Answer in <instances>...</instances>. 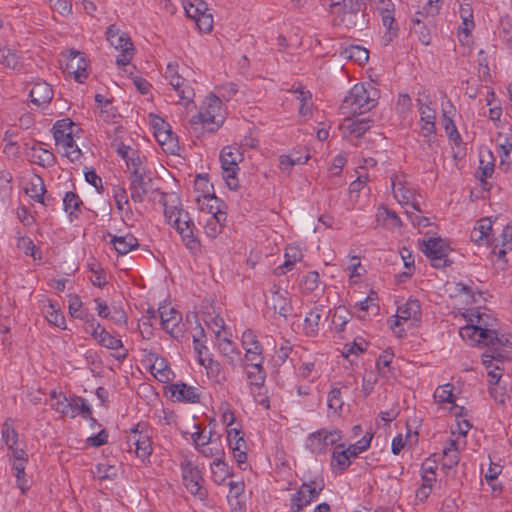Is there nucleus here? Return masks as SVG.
<instances>
[{
  "mask_svg": "<svg viewBox=\"0 0 512 512\" xmlns=\"http://www.w3.org/2000/svg\"><path fill=\"white\" fill-rule=\"evenodd\" d=\"M152 189V178L146 172L132 171L129 177V190L134 202L144 201L147 193Z\"/></svg>",
  "mask_w": 512,
  "mask_h": 512,
  "instance_id": "20",
  "label": "nucleus"
},
{
  "mask_svg": "<svg viewBox=\"0 0 512 512\" xmlns=\"http://www.w3.org/2000/svg\"><path fill=\"white\" fill-rule=\"evenodd\" d=\"M310 156H294V155H281L279 158V168L281 171L289 174L294 165L305 164Z\"/></svg>",
  "mask_w": 512,
  "mask_h": 512,
  "instance_id": "47",
  "label": "nucleus"
},
{
  "mask_svg": "<svg viewBox=\"0 0 512 512\" xmlns=\"http://www.w3.org/2000/svg\"><path fill=\"white\" fill-rule=\"evenodd\" d=\"M392 359L393 354L388 351H384L376 361L378 373L384 378L390 377Z\"/></svg>",
  "mask_w": 512,
  "mask_h": 512,
  "instance_id": "53",
  "label": "nucleus"
},
{
  "mask_svg": "<svg viewBox=\"0 0 512 512\" xmlns=\"http://www.w3.org/2000/svg\"><path fill=\"white\" fill-rule=\"evenodd\" d=\"M417 102L419 106L418 110L420 113V134L430 144L431 138L435 135L436 130V113L435 110L431 107L432 101L430 96L426 94L425 91L419 93Z\"/></svg>",
  "mask_w": 512,
  "mask_h": 512,
  "instance_id": "13",
  "label": "nucleus"
},
{
  "mask_svg": "<svg viewBox=\"0 0 512 512\" xmlns=\"http://www.w3.org/2000/svg\"><path fill=\"white\" fill-rule=\"evenodd\" d=\"M442 3L437 0H428L416 13L412 19L413 24L420 25L427 19L431 23L432 19L439 14Z\"/></svg>",
  "mask_w": 512,
  "mask_h": 512,
  "instance_id": "33",
  "label": "nucleus"
},
{
  "mask_svg": "<svg viewBox=\"0 0 512 512\" xmlns=\"http://www.w3.org/2000/svg\"><path fill=\"white\" fill-rule=\"evenodd\" d=\"M17 248L23 251L26 255L31 256L34 260H40L41 254L29 237H19L17 240Z\"/></svg>",
  "mask_w": 512,
  "mask_h": 512,
  "instance_id": "55",
  "label": "nucleus"
},
{
  "mask_svg": "<svg viewBox=\"0 0 512 512\" xmlns=\"http://www.w3.org/2000/svg\"><path fill=\"white\" fill-rule=\"evenodd\" d=\"M198 208L208 216L220 215L223 211V202L214 194H203L196 197Z\"/></svg>",
  "mask_w": 512,
  "mask_h": 512,
  "instance_id": "28",
  "label": "nucleus"
},
{
  "mask_svg": "<svg viewBox=\"0 0 512 512\" xmlns=\"http://www.w3.org/2000/svg\"><path fill=\"white\" fill-rule=\"evenodd\" d=\"M242 159V153L236 146H226L221 151L220 162L222 168V176L226 182V185L231 190H237L239 187L237 172L239 170L238 165Z\"/></svg>",
  "mask_w": 512,
  "mask_h": 512,
  "instance_id": "8",
  "label": "nucleus"
},
{
  "mask_svg": "<svg viewBox=\"0 0 512 512\" xmlns=\"http://www.w3.org/2000/svg\"><path fill=\"white\" fill-rule=\"evenodd\" d=\"M106 39L109 44L120 54L116 58L119 66H128L133 58V43L127 33L121 31L116 25H110L106 31Z\"/></svg>",
  "mask_w": 512,
  "mask_h": 512,
  "instance_id": "9",
  "label": "nucleus"
},
{
  "mask_svg": "<svg viewBox=\"0 0 512 512\" xmlns=\"http://www.w3.org/2000/svg\"><path fill=\"white\" fill-rule=\"evenodd\" d=\"M126 446V449L129 452L133 451L143 463L149 460L153 447L151 435L144 424L139 423L130 429L126 436Z\"/></svg>",
  "mask_w": 512,
  "mask_h": 512,
  "instance_id": "7",
  "label": "nucleus"
},
{
  "mask_svg": "<svg viewBox=\"0 0 512 512\" xmlns=\"http://www.w3.org/2000/svg\"><path fill=\"white\" fill-rule=\"evenodd\" d=\"M453 386L451 384H444L439 386L434 392V398L439 403H452L453 402Z\"/></svg>",
  "mask_w": 512,
  "mask_h": 512,
  "instance_id": "64",
  "label": "nucleus"
},
{
  "mask_svg": "<svg viewBox=\"0 0 512 512\" xmlns=\"http://www.w3.org/2000/svg\"><path fill=\"white\" fill-rule=\"evenodd\" d=\"M121 133H123L122 127L118 126L114 128L115 137L111 140V147L119 156H121V158L125 160L133 153L135 149L119 141L118 134Z\"/></svg>",
  "mask_w": 512,
  "mask_h": 512,
  "instance_id": "48",
  "label": "nucleus"
},
{
  "mask_svg": "<svg viewBox=\"0 0 512 512\" xmlns=\"http://www.w3.org/2000/svg\"><path fill=\"white\" fill-rule=\"evenodd\" d=\"M31 102L40 106L50 102L53 98L51 86L44 81L36 82L30 90Z\"/></svg>",
  "mask_w": 512,
  "mask_h": 512,
  "instance_id": "36",
  "label": "nucleus"
},
{
  "mask_svg": "<svg viewBox=\"0 0 512 512\" xmlns=\"http://www.w3.org/2000/svg\"><path fill=\"white\" fill-rule=\"evenodd\" d=\"M44 314L49 323L59 327L61 329H65V317L60 311V308L57 303L50 302L47 306L44 307Z\"/></svg>",
  "mask_w": 512,
  "mask_h": 512,
  "instance_id": "43",
  "label": "nucleus"
},
{
  "mask_svg": "<svg viewBox=\"0 0 512 512\" xmlns=\"http://www.w3.org/2000/svg\"><path fill=\"white\" fill-rule=\"evenodd\" d=\"M212 479L217 484H222L230 476L228 465L222 458H216L210 465Z\"/></svg>",
  "mask_w": 512,
  "mask_h": 512,
  "instance_id": "44",
  "label": "nucleus"
},
{
  "mask_svg": "<svg viewBox=\"0 0 512 512\" xmlns=\"http://www.w3.org/2000/svg\"><path fill=\"white\" fill-rule=\"evenodd\" d=\"M512 250V223L506 225L500 236L496 239L493 253L499 259H505L508 251Z\"/></svg>",
  "mask_w": 512,
  "mask_h": 512,
  "instance_id": "34",
  "label": "nucleus"
},
{
  "mask_svg": "<svg viewBox=\"0 0 512 512\" xmlns=\"http://www.w3.org/2000/svg\"><path fill=\"white\" fill-rule=\"evenodd\" d=\"M196 226L190 223L186 228H179V235L181 236L184 246L194 255L201 251V243L196 235Z\"/></svg>",
  "mask_w": 512,
  "mask_h": 512,
  "instance_id": "35",
  "label": "nucleus"
},
{
  "mask_svg": "<svg viewBox=\"0 0 512 512\" xmlns=\"http://www.w3.org/2000/svg\"><path fill=\"white\" fill-rule=\"evenodd\" d=\"M391 185L395 199L401 204L407 206L406 214L413 224L427 226L428 219L420 217L415 212H420V203L415 191L403 183L399 176L391 178Z\"/></svg>",
  "mask_w": 512,
  "mask_h": 512,
  "instance_id": "5",
  "label": "nucleus"
},
{
  "mask_svg": "<svg viewBox=\"0 0 512 512\" xmlns=\"http://www.w3.org/2000/svg\"><path fill=\"white\" fill-rule=\"evenodd\" d=\"M343 404L340 389L336 387L332 388L327 397L328 408L333 410L335 414H338L341 412Z\"/></svg>",
  "mask_w": 512,
  "mask_h": 512,
  "instance_id": "57",
  "label": "nucleus"
},
{
  "mask_svg": "<svg viewBox=\"0 0 512 512\" xmlns=\"http://www.w3.org/2000/svg\"><path fill=\"white\" fill-rule=\"evenodd\" d=\"M323 489V485L316 483H303L291 498V512H301L312 501L316 500Z\"/></svg>",
  "mask_w": 512,
  "mask_h": 512,
  "instance_id": "19",
  "label": "nucleus"
},
{
  "mask_svg": "<svg viewBox=\"0 0 512 512\" xmlns=\"http://www.w3.org/2000/svg\"><path fill=\"white\" fill-rule=\"evenodd\" d=\"M324 312V307L322 305H315L313 308L307 313L304 319V330L307 335H315L319 329V323L322 318Z\"/></svg>",
  "mask_w": 512,
  "mask_h": 512,
  "instance_id": "38",
  "label": "nucleus"
},
{
  "mask_svg": "<svg viewBox=\"0 0 512 512\" xmlns=\"http://www.w3.org/2000/svg\"><path fill=\"white\" fill-rule=\"evenodd\" d=\"M351 464V460L344 451V444H338L331 457V469L334 473H342Z\"/></svg>",
  "mask_w": 512,
  "mask_h": 512,
  "instance_id": "40",
  "label": "nucleus"
},
{
  "mask_svg": "<svg viewBox=\"0 0 512 512\" xmlns=\"http://www.w3.org/2000/svg\"><path fill=\"white\" fill-rule=\"evenodd\" d=\"M164 77L175 92V97L169 95L173 101H176L185 107H188L193 103L195 96L194 88L192 87L191 82L184 77L183 73L180 72V66L177 62H170L167 64Z\"/></svg>",
  "mask_w": 512,
  "mask_h": 512,
  "instance_id": "4",
  "label": "nucleus"
},
{
  "mask_svg": "<svg viewBox=\"0 0 512 512\" xmlns=\"http://www.w3.org/2000/svg\"><path fill=\"white\" fill-rule=\"evenodd\" d=\"M81 204L82 200L74 192H67L63 198L64 210L69 214V216H73Z\"/></svg>",
  "mask_w": 512,
  "mask_h": 512,
  "instance_id": "56",
  "label": "nucleus"
},
{
  "mask_svg": "<svg viewBox=\"0 0 512 512\" xmlns=\"http://www.w3.org/2000/svg\"><path fill=\"white\" fill-rule=\"evenodd\" d=\"M96 342L110 350H122L114 354V357L118 361H124L128 356V350L123 348L122 340L111 335L103 326L98 332L94 331V337Z\"/></svg>",
  "mask_w": 512,
  "mask_h": 512,
  "instance_id": "23",
  "label": "nucleus"
},
{
  "mask_svg": "<svg viewBox=\"0 0 512 512\" xmlns=\"http://www.w3.org/2000/svg\"><path fill=\"white\" fill-rule=\"evenodd\" d=\"M182 479L186 489L195 497L203 500L207 496L202 486L203 477L200 469L189 457H184L180 463Z\"/></svg>",
  "mask_w": 512,
  "mask_h": 512,
  "instance_id": "11",
  "label": "nucleus"
},
{
  "mask_svg": "<svg viewBox=\"0 0 512 512\" xmlns=\"http://www.w3.org/2000/svg\"><path fill=\"white\" fill-rule=\"evenodd\" d=\"M26 156L32 163L42 167H51L54 165L56 160L54 154L51 151L43 148L38 144L27 147Z\"/></svg>",
  "mask_w": 512,
  "mask_h": 512,
  "instance_id": "26",
  "label": "nucleus"
},
{
  "mask_svg": "<svg viewBox=\"0 0 512 512\" xmlns=\"http://www.w3.org/2000/svg\"><path fill=\"white\" fill-rule=\"evenodd\" d=\"M152 126L154 129V136L162 146L163 150L171 154H175L179 145L177 136L172 131L171 126L160 117L154 118Z\"/></svg>",
  "mask_w": 512,
  "mask_h": 512,
  "instance_id": "17",
  "label": "nucleus"
},
{
  "mask_svg": "<svg viewBox=\"0 0 512 512\" xmlns=\"http://www.w3.org/2000/svg\"><path fill=\"white\" fill-rule=\"evenodd\" d=\"M50 407L70 418H75L79 414L87 418L92 414V409L84 398L79 396L68 398L62 392L52 391L50 393Z\"/></svg>",
  "mask_w": 512,
  "mask_h": 512,
  "instance_id": "6",
  "label": "nucleus"
},
{
  "mask_svg": "<svg viewBox=\"0 0 512 512\" xmlns=\"http://www.w3.org/2000/svg\"><path fill=\"white\" fill-rule=\"evenodd\" d=\"M300 285L304 293L310 294L314 292L320 285L319 273L316 271L309 272L306 276L303 277Z\"/></svg>",
  "mask_w": 512,
  "mask_h": 512,
  "instance_id": "54",
  "label": "nucleus"
},
{
  "mask_svg": "<svg viewBox=\"0 0 512 512\" xmlns=\"http://www.w3.org/2000/svg\"><path fill=\"white\" fill-rule=\"evenodd\" d=\"M161 202L164 207V216L169 224H171L176 231L179 228H186L190 223H194L190 218L189 213L181 208L179 198L174 194H163Z\"/></svg>",
  "mask_w": 512,
  "mask_h": 512,
  "instance_id": "12",
  "label": "nucleus"
},
{
  "mask_svg": "<svg viewBox=\"0 0 512 512\" xmlns=\"http://www.w3.org/2000/svg\"><path fill=\"white\" fill-rule=\"evenodd\" d=\"M377 91L370 86L356 84L341 104V110L346 115L363 114L370 111L376 105Z\"/></svg>",
  "mask_w": 512,
  "mask_h": 512,
  "instance_id": "3",
  "label": "nucleus"
},
{
  "mask_svg": "<svg viewBox=\"0 0 512 512\" xmlns=\"http://www.w3.org/2000/svg\"><path fill=\"white\" fill-rule=\"evenodd\" d=\"M151 318H156L159 314L162 329L170 334L173 338H179L183 335L184 324L182 323V315L173 307L164 305L160 306L158 311H149Z\"/></svg>",
  "mask_w": 512,
  "mask_h": 512,
  "instance_id": "15",
  "label": "nucleus"
},
{
  "mask_svg": "<svg viewBox=\"0 0 512 512\" xmlns=\"http://www.w3.org/2000/svg\"><path fill=\"white\" fill-rule=\"evenodd\" d=\"M0 64L13 70L20 69L21 61L19 55L7 47L0 46Z\"/></svg>",
  "mask_w": 512,
  "mask_h": 512,
  "instance_id": "45",
  "label": "nucleus"
},
{
  "mask_svg": "<svg viewBox=\"0 0 512 512\" xmlns=\"http://www.w3.org/2000/svg\"><path fill=\"white\" fill-rule=\"evenodd\" d=\"M284 257V263L275 269V273L277 275L285 274L286 271L290 270L298 261H301L303 254L300 248L296 246H288Z\"/></svg>",
  "mask_w": 512,
  "mask_h": 512,
  "instance_id": "41",
  "label": "nucleus"
},
{
  "mask_svg": "<svg viewBox=\"0 0 512 512\" xmlns=\"http://www.w3.org/2000/svg\"><path fill=\"white\" fill-rule=\"evenodd\" d=\"M270 305L275 313L284 318H286L292 310V306L288 298V292L280 291L279 288L272 290Z\"/></svg>",
  "mask_w": 512,
  "mask_h": 512,
  "instance_id": "29",
  "label": "nucleus"
},
{
  "mask_svg": "<svg viewBox=\"0 0 512 512\" xmlns=\"http://www.w3.org/2000/svg\"><path fill=\"white\" fill-rule=\"evenodd\" d=\"M436 469L435 462L426 460L421 466L422 482L434 485L436 482Z\"/></svg>",
  "mask_w": 512,
  "mask_h": 512,
  "instance_id": "58",
  "label": "nucleus"
},
{
  "mask_svg": "<svg viewBox=\"0 0 512 512\" xmlns=\"http://www.w3.org/2000/svg\"><path fill=\"white\" fill-rule=\"evenodd\" d=\"M459 14L462 19V25L459 29L468 35V33L474 28L472 6L469 3L461 4Z\"/></svg>",
  "mask_w": 512,
  "mask_h": 512,
  "instance_id": "46",
  "label": "nucleus"
},
{
  "mask_svg": "<svg viewBox=\"0 0 512 512\" xmlns=\"http://www.w3.org/2000/svg\"><path fill=\"white\" fill-rule=\"evenodd\" d=\"M293 93L296 95V99L300 102L299 113L302 116H307L311 112V93L304 91L302 87L296 88Z\"/></svg>",
  "mask_w": 512,
  "mask_h": 512,
  "instance_id": "52",
  "label": "nucleus"
},
{
  "mask_svg": "<svg viewBox=\"0 0 512 512\" xmlns=\"http://www.w3.org/2000/svg\"><path fill=\"white\" fill-rule=\"evenodd\" d=\"M242 346L245 350L244 363H264L263 347L251 330L242 335Z\"/></svg>",
  "mask_w": 512,
  "mask_h": 512,
  "instance_id": "22",
  "label": "nucleus"
},
{
  "mask_svg": "<svg viewBox=\"0 0 512 512\" xmlns=\"http://www.w3.org/2000/svg\"><path fill=\"white\" fill-rule=\"evenodd\" d=\"M469 322L460 329L463 339L468 338L482 345H512L510 336L496 330L497 319L490 313L471 310Z\"/></svg>",
  "mask_w": 512,
  "mask_h": 512,
  "instance_id": "1",
  "label": "nucleus"
},
{
  "mask_svg": "<svg viewBox=\"0 0 512 512\" xmlns=\"http://www.w3.org/2000/svg\"><path fill=\"white\" fill-rule=\"evenodd\" d=\"M216 345L226 363L232 368H235L240 360L241 352L236 344L229 338L228 333H224L222 338L217 339Z\"/></svg>",
  "mask_w": 512,
  "mask_h": 512,
  "instance_id": "24",
  "label": "nucleus"
},
{
  "mask_svg": "<svg viewBox=\"0 0 512 512\" xmlns=\"http://www.w3.org/2000/svg\"><path fill=\"white\" fill-rule=\"evenodd\" d=\"M87 62L84 57L78 51H70L67 69L69 73L74 74V78L78 82H83L87 78L88 73L86 71Z\"/></svg>",
  "mask_w": 512,
  "mask_h": 512,
  "instance_id": "30",
  "label": "nucleus"
},
{
  "mask_svg": "<svg viewBox=\"0 0 512 512\" xmlns=\"http://www.w3.org/2000/svg\"><path fill=\"white\" fill-rule=\"evenodd\" d=\"M171 396L177 401L187 403L200 402L201 392L198 387L187 385L183 382L172 384L170 387Z\"/></svg>",
  "mask_w": 512,
  "mask_h": 512,
  "instance_id": "25",
  "label": "nucleus"
},
{
  "mask_svg": "<svg viewBox=\"0 0 512 512\" xmlns=\"http://www.w3.org/2000/svg\"><path fill=\"white\" fill-rule=\"evenodd\" d=\"M487 350L482 355L483 365L489 369L492 367L493 361L503 362L508 359V351L506 348L512 347V345H485Z\"/></svg>",
  "mask_w": 512,
  "mask_h": 512,
  "instance_id": "31",
  "label": "nucleus"
},
{
  "mask_svg": "<svg viewBox=\"0 0 512 512\" xmlns=\"http://www.w3.org/2000/svg\"><path fill=\"white\" fill-rule=\"evenodd\" d=\"M195 427L197 431L191 434V438L197 450H199V448L214 444V440H212L211 431H209L208 434H206L205 431L199 430V427Z\"/></svg>",
  "mask_w": 512,
  "mask_h": 512,
  "instance_id": "59",
  "label": "nucleus"
},
{
  "mask_svg": "<svg viewBox=\"0 0 512 512\" xmlns=\"http://www.w3.org/2000/svg\"><path fill=\"white\" fill-rule=\"evenodd\" d=\"M226 220V213H220L216 216H208L204 224V232L210 238H216L223 228V222Z\"/></svg>",
  "mask_w": 512,
  "mask_h": 512,
  "instance_id": "42",
  "label": "nucleus"
},
{
  "mask_svg": "<svg viewBox=\"0 0 512 512\" xmlns=\"http://www.w3.org/2000/svg\"><path fill=\"white\" fill-rule=\"evenodd\" d=\"M184 9L189 18L194 19L198 28L203 32H210L213 27V17L208 13V5L204 0H195L184 4Z\"/></svg>",
  "mask_w": 512,
  "mask_h": 512,
  "instance_id": "18",
  "label": "nucleus"
},
{
  "mask_svg": "<svg viewBox=\"0 0 512 512\" xmlns=\"http://www.w3.org/2000/svg\"><path fill=\"white\" fill-rule=\"evenodd\" d=\"M108 236L111 238L110 242L119 255H126L139 246L138 239L132 234L117 236L109 233Z\"/></svg>",
  "mask_w": 512,
  "mask_h": 512,
  "instance_id": "32",
  "label": "nucleus"
},
{
  "mask_svg": "<svg viewBox=\"0 0 512 512\" xmlns=\"http://www.w3.org/2000/svg\"><path fill=\"white\" fill-rule=\"evenodd\" d=\"M201 365L206 369L208 378L213 382L219 384L226 380V375L218 361L211 357L201 358Z\"/></svg>",
  "mask_w": 512,
  "mask_h": 512,
  "instance_id": "39",
  "label": "nucleus"
},
{
  "mask_svg": "<svg viewBox=\"0 0 512 512\" xmlns=\"http://www.w3.org/2000/svg\"><path fill=\"white\" fill-rule=\"evenodd\" d=\"M421 250L435 268H444L450 263L448 255L452 249L446 241L441 238H429L428 240H424Z\"/></svg>",
  "mask_w": 512,
  "mask_h": 512,
  "instance_id": "14",
  "label": "nucleus"
},
{
  "mask_svg": "<svg viewBox=\"0 0 512 512\" xmlns=\"http://www.w3.org/2000/svg\"><path fill=\"white\" fill-rule=\"evenodd\" d=\"M380 14L383 25L388 29H392L394 23V5L390 0H380Z\"/></svg>",
  "mask_w": 512,
  "mask_h": 512,
  "instance_id": "51",
  "label": "nucleus"
},
{
  "mask_svg": "<svg viewBox=\"0 0 512 512\" xmlns=\"http://www.w3.org/2000/svg\"><path fill=\"white\" fill-rule=\"evenodd\" d=\"M25 464L24 462H14L12 465V470L14 471V475L17 479V486L24 494L29 486L27 485V480L24 478L25 476Z\"/></svg>",
  "mask_w": 512,
  "mask_h": 512,
  "instance_id": "61",
  "label": "nucleus"
},
{
  "mask_svg": "<svg viewBox=\"0 0 512 512\" xmlns=\"http://www.w3.org/2000/svg\"><path fill=\"white\" fill-rule=\"evenodd\" d=\"M243 368L246 372L248 383L250 386V393L255 401L269 408V400L265 396L264 383L266 379V372L263 363H243Z\"/></svg>",
  "mask_w": 512,
  "mask_h": 512,
  "instance_id": "10",
  "label": "nucleus"
},
{
  "mask_svg": "<svg viewBox=\"0 0 512 512\" xmlns=\"http://www.w3.org/2000/svg\"><path fill=\"white\" fill-rule=\"evenodd\" d=\"M421 321V306L417 299L410 298L397 309L396 320L393 326L408 323L414 326Z\"/></svg>",
  "mask_w": 512,
  "mask_h": 512,
  "instance_id": "21",
  "label": "nucleus"
},
{
  "mask_svg": "<svg viewBox=\"0 0 512 512\" xmlns=\"http://www.w3.org/2000/svg\"><path fill=\"white\" fill-rule=\"evenodd\" d=\"M151 370L154 376L160 381L168 380L171 372L163 358H156L155 362L151 366Z\"/></svg>",
  "mask_w": 512,
  "mask_h": 512,
  "instance_id": "63",
  "label": "nucleus"
},
{
  "mask_svg": "<svg viewBox=\"0 0 512 512\" xmlns=\"http://www.w3.org/2000/svg\"><path fill=\"white\" fill-rule=\"evenodd\" d=\"M344 56L348 59L354 60L360 65H363L369 59V52L361 46L353 45L345 49Z\"/></svg>",
  "mask_w": 512,
  "mask_h": 512,
  "instance_id": "50",
  "label": "nucleus"
},
{
  "mask_svg": "<svg viewBox=\"0 0 512 512\" xmlns=\"http://www.w3.org/2000/svg\"><path fill=\"white\" fill-rule=\"evenodd\" d=\"M225 120V110L222 100L215 94L209 95L203 102L199 113L193 116L189 123L196 132L208 130L216 131Z\"/></svg>",
  "mask_w": 512,
  "mask_h": 512,
  "instance_id": "2",
  "label": "nucleus"
},
{
  "mask_svg": "<svg viewBox=\"0 0 512 512\" xmlns=\"http://www.w3.org/2000/svg\"><path fill=\"white\" fill-rule=\"evenodd\" d=\"M56 146L59 147L63 155L66 156L70 161H79L82 152L78 145L75 143L73 134H62L61 137L55 138Z\"/></svg>",
  "mask_w": 512,
  "mask_h": 512,
  "instance_id": "27",
  "label": "nucleus"
},
{
  "mask_svg": "<svg viewBox=\"0 0 512 512\" xmlns=\"http://www.w3.org/2000/svg\"><path fill=\"white\" fill-rule=\"evenodd\" d=\"M341 439L342 432L338 429H320L308 436L306 447L314 454H322Z\"/></svg>",
  "mask_w": 512,
  "mask_h": 512,
  "instance_id": "16",
  "label": "nucleus"
},
{
  "mask_svg": "<svg viewBox=\"0 0 512 512\" xmlns=\"http://www.w3.org/2000/svg\"><path fill=\"white\" fill-rule=\"evenodd\" d=\"M370 128V121L366 118L351 120L347 124V130L356 137L362 136Z\"/></svg>",
  "mask_w": 512,
  "mask_h": 512,
  "instance_id": "60",
  "label": "nucleus"
},
{
  "mask_svg": "<svg viewBox=\"0 0 512 512\" xmlns=\"http://www.w3.org/2000/svg\"><path fill=\"white\" fill-rule=\"evenodd\" d=\"M2 441L8 447V449H13L14 446L18 443V433L14 429L13 425L10 422V419H7L2 425Z\"/></svg>",
  "mask_w": 512,
  "mask_h": 512,
  "instance_id": "49",
  "label": "nucleus"
},
{
  "mask_svg": "<svg viewBox=\"0 0 512 512\" xmlns=\"http://www.w3.org/2000/svg\"><path fill=\"white\" fill-rule=\"evenodd\" d=\"M75 125L70 119L58 120L53 126L54 139L62 134H74Z\"/></svg>",
  "mask_w": 512,
  "mask_h": 512,
  "instance_id": "62",
  "label": "nucleus"
},
{
  "mask_svg": "<svg viewBox=\"0 0 512 512\" xmlns=\"http://www.w3.org/2000/svg\"><path fill=\"white\" fill-rule=\"evenodd\" d=\"M26 194L35 201L46 205L44 194L46 192L43 179L38 175H33L25 187Z\"/></svg>",
  "mask_w": 512,
  "mask_h": 512,
  "instance_id": "37",
  "label": "nucleus"
}]
</instances>
